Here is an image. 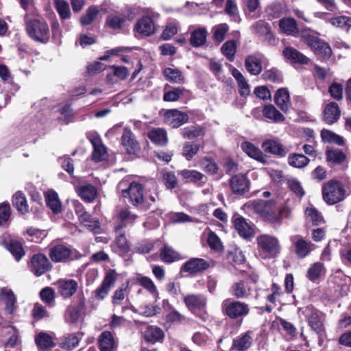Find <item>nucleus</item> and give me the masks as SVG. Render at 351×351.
<instances>
[{
	"label": "nucleus",
	"instance_id": "f257e3e1",
	"mask_svg": "<svg viewBox=\"0 0 351 351\" xmlns=\"http://www.w3.org/2000/svg\"><path fill=\"white\" fill-rule=\"evenodd\" d=\"M221 311L224 316L232 320H242L250 312L248 304L240 300H234L227 298L222 301Z\"/></svg>",
	"mask_w": 351,
	"mask_h": 351
},
{
	"label": "nucleus",
	"instance_id": "f03ea898",
	"mask_svg": "<svg viewBox=\"0 0 351 351\" xmlns=\"http://www.w3.org/2000/svg\"><path fill=\"white\" fill-rule=\"evenodd\" d=\"M252 208L265 221L272 223L280 222L282 215L275 202L256 200L252 203Z\"/></svg>",
	"mask_w": 351,
	"mask_h": 351
},
{
	"label": "nucleus",
	"instance_id": "7ed1b4c3",
	"mask_svg": "<svg viewBox=\"0 0 351 351\" xmlns=\"http://www.w3.org/2000/svg\"><path fill=\"white\" fill-rule=\"evenodd\" d=\"M322 196L326 204L333 205L346 198V191L340 182L332 180L323 184Z\"/></svg>",
	"mask_w": 351,
	"mask_h": 351
},
{
	"label": "nucleus",
	"instance_id": "20e7f679",
	"mask_svg": "<svg viewBox=\"0 0 351 351\" xmlns=\"http://www.w3.org/2000/svg\"><path fill=\"white\" fill-rule=\"evenodd\" d=\"M159 15L154 12H148L137 20L134 32L137 37H147L154 34L157 30L156 19Z\"/></svg>",
	"mask_w": 351,
	"mask_h": 351
},
{
	"label": "nucleus",
	"instance_id": "39448f33",
	"mask_svg": "<svg viewBox=\"0 0 351 351\" xmlns=\"http://www.w3.org/2000/svg\"><path fill=\"white\" fill-rule=\"evenodd\" d=\"M49 256L53 263H68L81 258V254L70 246L58 244L49 250Z\"/></svg>",
	"mask_w": 351,
	"mask_h": 351
},
{
	"label": "nucleus",
	"instance_id": "423d86ee",
	"mask_svg": "<svg viewBox=\"0 0 351 351\" xmlns=\"http://www.w3.org/2000/svg\"><path fill=\"white\" fill-rule=\"evenodd\" d=\"M26 30L29 36L35 41L46 43L49 40V29L43 20L32 19L26 21Z\"/></svg>",
	"mask_w": 351,
	"mask_h": 351
},
{
	"label": "nucleus",
	"instance_id": "0eeeda50",
	"mask_svg": "<svg viewBox=\"0 0 351 351\" xmlns=\"http://www.w3.org/2000/svg\"><path fill=\"white\" fill-rule=\"evenodd\" d=\"M184 302L188 309L204 322L209 319L206 311V298L200 295L189 294L184 296Z\"/></svg>",
	"mask_w": 351,
	"mask_h": 351
},
{
	"label": "nucleus",
	"instance_id": "6e6552de",
	"mask_svg": "<svg viewBox=\"0 0 351 351\" xmlns=\"http://www.w3.org/2000/svg\"><path fill=\"white\" fill-rule=\"evenodd\" d=\"M258 248L265 254L266 258H274L280 252L278 239L269 234H261L256 238Z\"/></svg>",
	"mask_w": 351,
	"mask_h": 351
},
{
	"label": "nucleus",
	"instance_id": "1a4fd4ad",
	"mask_svg": "<svg viewBox=\"0 0 351 351\" xmlns=\"http://www.w3.org/2000/svg\"><path fill=\"white\" fill-rule=\"evenodd\" d=\"M123 197H128L131 204L134 206H141L147 208L148 206L145 204L143 187L141 184L132 182L126 189H122Z\"/></svg>",
	"mask_w": 351,
	"mask_h": 351
},
{
	"label": "nucleus",
	"instance_id": "9d476101",
	"mask_svg": "<svg viewBox=\"0 0 351 351\" xmlns=\"http://www.w3.org/2000/svg\"><path fill=\"white\" fill-rule=\"evenodd\" d=\"M302 38L317 55L326 58L330 56L332 51L330 46L318 37L306 32H303Z\"/></svg>",
	"mask_w": 351,
	"mask_h": 351
},
{
	"label": "nucleus",
	"instance_id": "9b49d317",
	"mask_svg": "<svg viewBox=\"0 0 351 351\" xmlns=\"http://www.w3.org/2000/svg\"><path fill=\"white\" fill-rule=\"evenodd\" d=\"M29 268L35 276H40L51 268V264L45 254L38 253L32 256Z\"/></svg>",
	"mask_w": 351,
	"mask_h": 351
},
{
	"label": "nucleus",
	"instance_id": "f8f14e48",
	"mask_svg": "<svg viewBox=\"0 0 351 351\" xmlns=\"http://www.w3.org/2000/svg\"><path fill=\"white\" fill-rule=\"evenodd\" d=\"M134 10L128 8L124 12H117L108 16L106 25L113 29H120L127 19L132 20L135 16Z\"/></svg>",
	"mask_w": 351,
	"mask_h": 351
},
{
	"label": "nucleus",
	"instance_id": "ddd939ff",
	"mask_svg": "<svg viewBox=\"0 0 351 351\" xmlns=\"http://www.w3.org/2000/svg\"><path fill=\"white\" fill-rule=\"evenodd\" d=\"M290 241L293 244L295 254L300 258H305L314 250V244L309 241L305 240L300 235L295 234L291 236Z\"/></svg>",
	"mask_w": 351,
	"mask_h": 351
},
{
	"label": "nucleus",
	"instance_id": "4468645a",
	"mask_svg": "<svg viewBox=\"0 0 351 351\" xmlns=\"http://www.w3.org/2000/svg\"><path fill=\"white\" fill-rule=\"evenodd\" d=\"M93 147L92 159L95 162H101L108 158V152L106 146L102 143L101 139L97 133L88 135Z\"/></svg>",
	"mask_w": 351,
	"mask_h": 351
},
{
	"label": "nucleus",
	"instance_id": "2eb2a0df",
	"mask_svg": "<svg viewBox=\"0 0 351 351\" xmlns=\"http://www.w3.org/2000/svg\"><path fill=\"white\" fill-rule=\"evenodd\" d=\"M117 278V274L114 270L111 269L108 271L101 286L94 291L96 298L99 300L104 299L108 295L110 289L115 283Z\"/></svg>",
	"mask_w": 351,
	"mask_h": 351
},
{
	"label": "nucleus",
	"instance_id": "dca6fc26",
	"mask_svg": "<svg viewBox=\"0 0 351 351\" xmlns=\"http://www.w3.org/2000/svg\"><path fill=\"white\" fill-rule=\"evenodd\" d=\"M229 184L234 194L241 195L250 189V180L243 174L233 176L229 180Z\"/></svg>",
	"mask_w": 351,
	"mask_h": 351
},
{
	"label": "nucleus",
	"instance_id": "f3484780",
	"mask_svg": "<svg viewBox=\"0 0 351 351\" xmlns=\"http://www.w3.org/2000/svg\"><path fill=\"white\" fill-rule=\"evenodd\" d=\"M121 143L128 154H135L140 149L138 143L130 129L125 128L121 137Z\"/></svg>",
	"mask_w": 351,
	"mask_h": 351
},
{
	"label": "nucleus",
	"instance_id": "a211bd4d",
	"mask_svg": "<svg viewBox=\"0 0 351 351\" xmlns=\"http://www.w3.org/2000/svg\"><path fill=\"white\" fill-rule=\"evenodd\" d=\"M208 31L205 27H191L189 43L193 47L197 48L206 43Z\"/></svg>",
	"mask_w": 351,
	"mask_h": 351
},
{
	"label": "nucleus",
	"instance_id": "6ab92c4d",
	"mask_svg": "<svg viewBox=\"0 0 351 351\" xmlns=\"http://www.w3.org/2000/svg\"><path fill=\"white\" fill-rule=\"evenodd\" d=\"M305 312L308 325L317 334L322 335L324 332V327L320 313L317 310L310 307H308Z\"/></svg>",
	"mask_w": 351,
	"mask_h": 351
},
{
	"label": "nucleus",
	"instance_id": "aec40b11",
	"mask_svg": "<svg viewBox=\"0 0 351 351\" xmlns=\"http://www.w3.org/2000/svg\"><path fill=\"white\" fill-rule=\"evenodd\" d=\"M165 119L167 124L176 128L186 123L189 120V116L186 113L177 109H171L166 112Z\"/></svg>",
	"mask_w": 351,
	"mask_h": 351
},
{
	"label": "nucleus",
	"instance_id": "412c9836",
	"mask_svg": "<svg viewBox=\"0 0 351 351\" xmlns=\"http://www.w3.org/2000/svg\"><path fill=\"white\" fill-rule=\"evenodd\" d=\"M263 56L258 53L247 56L245 60V66L247 71L254 75L260 74L263 70Z\"/></svg>",
	"mask_w": 351,
	"mask_h": 351
},
{
	"label": "nucleus",
	"instance_id": "4be33fe9",
	"mask_svg": "<svg viewBox=\"0 0 351 351\" xmlns=\"http://www.w3.org/2000/svg\"><path fill=\"white\" fill-rule=\"evenodd\" d=\"M58 292L64 298L71 297L77 291L78 284L73 279H61L56 284Z\"/></svg>",
	"mask_w": 351,
	"mask_h": 351
},
{
	"label": "nucleus",
	"instance_id": "5701e85b",
	"mask_svg": "<svg viewBox=\"0 0 351 351\" xmlns=\"http://www.w3.org/2000/svg\"><path fill=\"white\" fill-rule=\"evenodd\" d=\"M0 245H3L19 261L25 255V251L21 243L16 240L9 239L7 240L5 237H0Z\"/></svg>",
	"mask_w": 351,
	"mask_h": 351
},
{
	"label": "nucleus",
	"instance_id": "b1692460",
	"mask_svg": "<svg viewBox=\"0 0 351 351\" xmlns=\"http://www.w3.org/2000/svg\"><path fill=\"white\" fill-rule=\"evenodd\" d=\"M252 332L251 331H247L246 332L241 334L233 340L231 351H245L252 345Z\"/></svg>",
	"mask_w": 351,
	"mask_h": 351
},
{
	"label": "nucleus",
	"instance_id": "393cba45",
	"mask_svg": "<svg viewBox=\"0 0 351 351\" xmlns=\"http://www.w3.org/2000/svg\"><path fill=\"white\" fill-rule=\"evenodd\" d=\"M0 300L5 305V311L8 314H12L16 308V298L12 290L5 288L0 291Z\"/></svg>",
	"mask_w": 351,
	"mask_h": 351
},
{
	"label": "nucleus",
	"instance_id": "a878e982",
	"mask_svg": "<svg viewBox=\"0 0 351 351\" xmlns=\"http://www.w3.org/2000/svg\"><path fill=\"white\" fill-rule=\"evenodd\" d=\"M230 292L237 299L247 298L252 295V289L248 283L243 280L233 283Z\"/></svg>",
	"mask_w": 351,
	"mask_h": 351
},
{
	"label": "nucleus",
	"instance_id": "bb28decb",
	"mask_svg": "<svg viewBox=\"0 0 351 351\" xmlns=\"http://www.w3.org/2000/svg\"><path fill=\"white\" fill-rule=\"evenodd\" d=\"M274 101L283 112L287 113L291 106L289 90L286 88L278 89L274 95Z\"/></svg>",
	"mask_w": 351,
	"mask_h": 351
},
{
	"label": "nucleus",
	"instance_id": "cd10ccee",
	"mask_svg": "<svg viewBox=\"0 0 351 351\" xmlns=\"http://www.w3.org/2000/svg\"><path fill=\"white\" fill-rule=\"evenodd\" d=\"M209 264L203 258H191L183 266V270L190 274H196L206 269Z\"/></svg>",
	"mask_w": 351,
	"mask_h": 351
},
{
	"label": "nucleus",
	"instance_id": "c85d7f7f",
	"mask_svg": "<svg viewBox=\"0 0 351 351\" xmlns=\"http://www.w3.org/2000/svg\"><path fill=\"white\" fill-rule=\"evenodd\" d=\"M341 111L338 104L332 101L328 104L324 110V119L328 124H332L340 117Z\"/></svg>",
	"mask_w": 351,
	"mask_h": 351
},
{
	"label": "nucleus",
	"instance_id": "c756f323",
	"mask_svg": "<svg viewBox=\"0 0 351 351\" xmlns=\"http://www.w3.org/2000/svg\"><path fill=\"white\" fill-rule=\"evenodd\" d=\"M78 195L86 202H92L97 197V189L90 184H85L75 188Z\"/></svg>",
	"mask_w": 351,
	"mask_h": 351
},
{
	"label": "nucleus",
	"instance_id": "7c9ffc66",
	"mask_svg": "<svg viewBox=\"0 0 351 351\" xmlns=\"http://www.w3.org/2000/svg\"><path fill=\"white\" fill-rule=\"evenodd\" d=\"M234 225L241 237L247 239L253 236L254 229L245 218L242 217L236 218Z\"/></svg>",
	"mask_w": 351,
	"mask_h": 351
},
{
	"label": "nucleus",
	"instance_id": "2f4dec72",
	"mask_svg": "<svg viewBox=\"0 0 351 351\" xmlns=\"http://www.w3.org/2000/svg\"><path fill=\"white\" fill-rule=\"evenodd\" d=\"M263 150L269 154L285 156L287 152L284 149L282 145L278 140H267L262 143Z\"/></svg>",
	"mask_w": 351,
	"mask_h": 351
},
{
	"label": "nucleus",
	"instance_id": "473e14b6",
	"mask_svg": "<svg viewBox=\"0 0 351 351\" xmlns=\"http://www.w3.org/2000/svg\"><path fill=\"white\" fill-rule=\"evenodd\" d=\"M100 351H112L115 348V341L113 335L110 331H104L98 338Z\"/></svg>",
	"mask_w": 351,
	"mask_h": 351
},
{
	"label": "nucleus",
	"instance_id": "72a5a7b5",
	"mask_svg": "<svg viewBox=\"0 0 351 351\" xmlns=\"http://www.w3.org/2000/svg\"><path fill=\"white\" fill-rule=\"evenodd\" d=\"M137 217L138 216L132 213L128 208H122L118 214V219L121 223L114 227L117 234H119V231L126 225L132 223Z\"/></svg>",
	"mask_w": 351,
	"mask_h": 351
},
{
	"label": "nucleus",
	"instance_id": "f704fd0d",
	"mask_svg": "<svg viewBox=\"0 0 351 351\" xmlns=\"http://www.w3.org/2000/svg\"><path fill=\"white\" fill-rule=\"evenodd\" d=\"M242 150L250 157L261 162L265 161V156L262 151L252 143L248 141L243 142L241 145Z\"/></svg>",
	"mask_w": 351,
	"mask_h": 351
},
{
	"label": "nucleus",
	"instance_id": "c9c22d12",
	"mask_svg": "<svg viewBox=\"0 0 351 351\" xmlns=\"http://www.w3.org/2000/svg\"><path fill=\"white\" fill-rule=\"evenodd\" d=\"M284 56L293 63L307 64L309 59L295 49L288 47L283 50Z\"/></svg>",
	"mask_w": 351,
	"mask_h": 351
},
{
	"label": "nucleus",
	"instance_id": "e433bc0d",
	"mask_svg": "<svg viewBox=\"0 0 351 351\" xmlns=\"http://www.w3.org/2000/svg\"><path fill=\"white\" fill-rule=\"evenodd\" d=\"M253 32L261 36H265L270 43H274L275 38L271 33L269 25L263 21H258L252 26Z\"/></svg>",
	"mask_w": 351,
	"mask_h": 351
},
{
	"label": "nucleus",
	"instance_id": "4c0bfd02",
	"mask_svg": "<svg viewBox=\"0 0 351 351\" xmlns=\"http://www.w3.org/2000/svg\"><path fill=\"white\" fill-rule=\"evenodd\" d=\"M84 306V302L82 301L77 306H69L66 310L64 318L67 323L75 324L80 317V313Z\"/></svg>",
	"mask_w": 351,
	"mask_h": 351
},
{
	"label": "nucleus",
	"instance_id": "58836bf2",
	"mask_svg": "<svg viewBox=\"0 0 351 351\" xmlns=\"http://www.w3.org/2000/svg\"><path fill=\"white\" fill-rule=\"evenodd\" d=\"M231 73L237 82L240 95L242 96L249 95L250 93V85L243 75L236 68L232 69Z\"/></svg>",
	"mask_w": 351,
	"mask_h": 351
},
{
	"label": "nucleus",
	"instance_id": "ea45409f",
	"mask_svg": "<svg viewBox=\"0 0 351 351\" xmlns=\"http://www.w3.org/2000/svg\"><path fill=\"white\" fill-rule=\"evenodd\" d=\"M147 136L152 143L159 146L166 145L168 141L167 132L162 128L151 130Z\"/></svg>",
	"mask_w": 351,
	"mask_h": 351
},
{
	"label": "nucleus",
	"instance_id": "a19ab883",
	"mask_svg": "<svg viewBox=\"0 0 351 351\" xmlns=\"http://www.w3.org/2000/svg\"><path fill=\"white\" fill-rule=\"evenodd\" d=\"M45 196L47 206L50 208L54 213H60L62 210V204L58 193L54 191L50 190L45 193Z\"/></svg>",
	"mask_w": 351,
	"mask_h": 351
},
{
	"label": "nucleus",
	"instance_id": "79ce46f5",
	"mask_svg": "<svg viewBox=\"0 0 351 351\" xmlns=\"http://www.w3.org/2000/svg\"><path fill=\"white\" fill-rule=\"evenodd\" d=\"M280 30L288 35L295 36L298 32L296 21L289 17L283 18L279 21Z\"/></svg>",
	"mask_w": 351,
	"mask_h": 351
},
{
	"label": "nucleus",
	"instance_id": "37998d69",
	"mask_svg": "<svg viewBox=\"0 0 351 351\" xmlns=\"http://www.w3.org/2000/svg\"><path fill=\"white\" fill-rule=\"evenodd\" d=\"M164 337V332L159 327L149 326L144 333V338L146 341L154 343L161 340Z\"/></svg>",
	"mask_w": 351,
	"mask_h": 351
},
{
	"label": "nucleus",
	"instance_id": "c03bdc74",
	"mask_svg": "<svg viewBox=\"0 0 351 351\" xmlns=\"http://www.w3.org/2000/svg\"><path fill=\"white\" fill-rule=\"evenodd\" d=\"M237 51V43L234 40L225 42L221 47V52L229 61H233Z\"/></svg>",
	"mask_w": 351,
	"mask_h": 351
},
{
	"label": "nucleus",
	"instance_id": "a18cd8bd",
	"mask_svg": "<svg viewBox=\"0 0 351 351\" xmlns=\"http://www.w3.org/2000/svg\"><path fill=\"white\" fill-rule=\"evenodd\" d=\"M229 29V26L226 23H220L213 26L211 30L213 40L217 43L223 42Z\"/></svg>",
	"mask_w": 351,
	"mask_h": 351
},
{
	"label": "nucleus",
	"instance_id": "49530a36",
	"mask_svg": "<svg viewBox=\"0 0 351 351\" xmlns=\"http://www.w3.org/2000/svg\"><path fill=\"white\" fill-rule=\"evenodd\" d=\"M263 115L274 122H281L285 120V117L273 105L265 106L263 110Z\"/></svg>",
	"mask_w": 351,
	"mask_h": 351
},
{
	"label": "nucleus",
	"instance_id": "de8ad7c7",
	"mask_svg": "<svg viewBox=\"0 0 351 351\" xmlns=\"http://www.w3.org/2000/svg\"><path fill=\"white\" fill-rule=\"evenodd\" d=\"M305 215L307 221L313 225L318 226L324 223V218L321 213L314 207H307L305 210Z\"/></svg>",
	"mask_w": 351,
	"mask_h": 351
},
{
	"label": "nucleus",
	"instance_id": "09e8293b",
	"mask_svg": "<svg viewBox=\"0 0 351 351\" xmlns=\"http://www.w3.org/2000/svg\"><path fill=\"white\" fill-rule=\"evenodd\" d=\"M326 154L327 160L335 164H341L346 159V154L339 149L328 147Z\"/></svg>",
	"mask_w": 351,
	"mask_h": 351
},
{
	"label": "nucleus",
	"instance_id": "8fccbe9b",
	"mask_svg": "<svg viewBox=\"0 0 351 351\" xmlns=\"http://www.w3.org/2000/svg\"><path fill=\"white\" fill-rule=\"evenodd\" d=\"M12 204L21 213H25L28 211L26 197L21 191L16 192L13 195Z\"/></svg>",
	"mask_w": 351,
	"mask_h": 351
},
{
	"label": "nucleus",
	"instance_id": "3c124183",
	"mask_svg": "<svg viewBox=\"0 0 351 351\" xmlns=\"http://www.w3.org/2000/svg\"><path fill=\"white\" fill-rule=\"evenodd\" d=\"M163 73L171 82L176 84H183L184 82V77L182 72L177 69L166 68Z\"/></svg>",
	"mask_w": 351,
	"mask_h": 351
},
{
	"label": "nucleus",
	"instance_id": "603ef678",
	"mask_svg": "<svg viewBox=\"0 0 351 351\" xmlns=\"http://www.w3.org/2000/svg\"><path fill=\"white\" fill-rule=\"evenodd\" d=\"M325 273L324 264L317 262L311 265L307 271L306 276L311 281L318 279L322 274Z\"/></svg>",
	"mask_w": 351,
	"mask_h": 351
},
{
	"label": "nucleus",
	"instance_id": "864d4df0",
	"mask_svg": "<svg viewBox=\"0 0 351 351\" xmlns=\"http://www.w3.org/2000/svg\"><path fill=\"white\" fill-rule=\"evenodd\" d=\"M179 175L187 182H196L204 178L202 173L196 170L184 169L179 172Z\"/></svg>",
	"mask_w": 351,
	"mask_h": 351
},
{
	"label": "nucleus",
	"instance_id": "5fc2aeb1",
	"mask_svg": "<svg viewBox=\"0 0 351 351\" xmlns=\"http://www.w3.org/2000/svg\"><path fill=\"white\" fill-rule=\"evenodd\" d=\"M309 162V159L303 154H292L289 156V164L296 168H302Z\"/></svg>",
	"mask_w": 351,
	"mask_h": 351
},
{
	"label": "nucleus",
	"instance_id": "6e6d98bb",
	"mask_svg": "<svg viewBox=\"0 0 351 351\" xmlns=\"http://www.w3.org/2000/svg\"><path fill=\"white\" fill-rule=\"evenodd\" d=\"M56 9L62 20L68 19L71 17V13L69 5L64 0H55Z\"/></svg>",
	"mask_w": 351,
	"mask_h": 351
},
{
	"label": "nucleus",
	"instance_id": "4d7b16f0",
	"mask_svg": "<svg viewBox=\"0 0 351 351\" xmlns=\"http://www.w3.org/2000/svg\"><path fill=\"white\" fill-rule=\"evenodd\" d=\"M321 136L324 142L335 143L338 145L344 144L343 138L328 130H322Z\"/></svg>",
	"mask_w": 351,
	"mask_h": 351
},
{
	"label": "nucleus",
	"instance_id": "13d9d810",
	"mask_svg": "<svg viewBox=\"0 0 351 351\" xmlns=\"http://www.w3.org/2000/svg\"><path fill=\"white\" fill-rule=\"evenodd\" d=\"M35 341L39 348L42 350L54 346L51 337L44 332L39 333L36 336Z\"/></svg>",
	"mask_w": 351,
	"mask_h": 351
},
{
	"label": "nucleus",
	"instance_id": "bf43d9fd",
	"mask_svg": "<svg viewBox=\"0 0 351 351\" xmlns=\"http://www.w3.org/2000/svg\"><path fill=\"white\" fill-rule=\"evenodd\" d=\"M199 145L192 142H185L183 145L182 154L188 160H191L198 152Z\"/></svg>",
	"mask_w": 351,
	"mask_h": 351
},
{
	"label": "nucleus",
	"instance_id": "052dcab7",
	"mask_svg": "<svg viewBox=\"0 0 351 351\" xmlns=\"http://www.w3.org/2000/svg\"><path fill=\"white\" fill-rule=\"evenodd\" d=\"M160 256L163 261L172 263L179 258V254L171 247L165 246L160 252Z\"/></svg>",
	"mask_w": 351,
	"mask_h": 351
},
{
	"label": "nucleus",
	"instance_id": "680f3d73",
	"mask_svg": "<svg viewBox=\"0 0 351 351\" xmlns=\"http://www.w3.org/2000/svg\"><path fill=\"white\" fill-rule=\"evenodd\" d=\"M99 13L98 9L95 6L90 7L84 15L80 19V23L83 25H90L95 19Z\"/></svg>",
	"mask_w": 351,
	"mask_h": 351
},
{
	"label": "nucleus",
	"instance_id": "e2e57ef3",
	"mask_svg": "<svg viewBox=\"0 0 351 351\" xmlns=\"http://www.w3.org/2000/svg\"><path fill=\"white\" fill-rule=\"evenodd\" d=\"M139 284L146 289L150 293L154 295L156 300L158 298V293L156 287L152 279L148 277L143 276L138 280Z\"/></svg>",
	"mask_w": 351,
	"mask_h": 351
},
{
	"label": "nucleus",
	"instance_id": "0e129e2a",
	"mask_svg": "<svg viewBox=\"0 0 351 351\" xmlns=\"http://www.w3.org/2000/svg\"><path fill=\"white\" fill-rule=\"evenodd\" d=\"M184 138L192 139L203 134V130L200 127L189 126L184 128L182 131Z\"/></svg>",
	"mask_w": 351,
	"mask_h": 351
},
{
	"label": "nucleus",
	"instance_id": "69168bd1",
	"mask_svg": "<svg viewBox=\"0 0 351 351\" xmlns=\"http://www.w3.org/2000/svg\"><path fill=\"white\" fill-rule=\"evenodd\" d=\"M328 22L337 27H351V17L347 16H339L330 19Z\"/></svg>",
	"mask_w": 351,
	"mask_h": 351
},
{
	"label": "nucleus",
	"instance_id": "338daca9",
	"mask_svg": "<svg viewBox=\"0 0 351 351\" xmlns=\"http://www.w3.org/2000/svg\"><path fill=\"white\" fill-rule=\"evenodd\" d=\"M114 244L118 249L117 250L121 253H126L129 251L130 246L124 234L120 233L117 236Z\"/></svg>",
	"mask_w": 351,
	"mask_h": 351
},
{
	"label": "nucleus",
	"instance_id": "774afa93",
	"mask_svg": "<svg viewBox=\"0 0 351 351\" xmlns=\"http://www.w3.org/2000/svg\"><path fill=\"white\" fill-rule=\"evenodd\" d=\"M40 296L44 302L51 305L54 302L55 291L52 288L47 287L40 291Z\"/></svg>",
	"mask_w": 351,
	"mask_h": 351
}]
</instances>
